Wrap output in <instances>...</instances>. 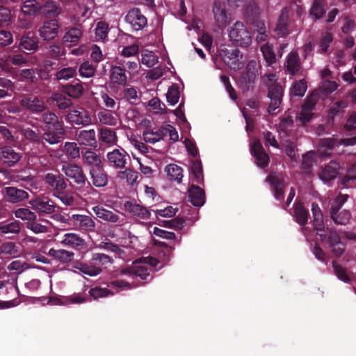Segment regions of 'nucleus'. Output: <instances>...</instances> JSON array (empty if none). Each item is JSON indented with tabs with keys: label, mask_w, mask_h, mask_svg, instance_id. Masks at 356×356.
Here are the masks:
<instances>
[{
	"label": "nucleus",
	"mask_w": 356,
	"mask_h": 356,
	"mask_svg": "<svg viewBox=\"0 0 356 356\" xmlns=\"http://www.w3.org/2000/svg\"><path fill=\"white\" fill-rule=\"evenodd\" d=\"M124 207L126 211L131 213L133 216H136L142 220H147L150 219V211L146 207L142 205L131 201H126L124 204Z\"/></svg>",
	"instance_id": "nucleus-26"
},
{
	"label": "nucleus",
	"mask_w": 356,
	"mask_h": 356,
	"mask_svg": "<svg viewBox=\"0 0 356 356\" xmlns=\"http://www.w3.org/2000/svg\"><path fill=\"white\" fill-rule=\"evenodd\" d=\"M90 296L93 298L94 300H97L98 298H105L108 296H113L115 293L112 291L110 289L106 288H102L99 286H95L94 288H91L89 291Z\"/></svg>",
	"instance_id": "nucleus-56"
},
{
	"label": "nucleus",
	"mask_w": 356,
	"mask_h": 356,
	"mask_svg": "<svg viewBox=\"0 0 356 356\" xmlns=\"http://www.w3.org/2000/svg\"><path fill=\"white\" fill-rule=\"evenodd\" d=\"M313 227L320 241L327 243L335 257H341L344 252L345 244L337 230L325 227L323 216L314 218Z\"/></svg>",
	"instance_id": "nucleus-1"
},
{
	"label": "nucleus",
	"mask_w": 356,
	"mask_h": 356,
	"mask_svg": "<svg viewBox=\"0 0 356 356\" xmlns=\"http://www.w3.org/2000/svg\"><path fill=\"white\" fill-rule=\"evenodd\" d=\"M340 164L337 161H331L318 173L319 178L325 183L335 179L339 173Z\"/></svg>",
	"instance_id": "nucleus-21"
},
{
	"label": "nucleus",
	"mask_w": 356,
	"mask_h": 356,
	"mask_svg": "<svg viewBox=\"0 0 356 356\" xmlns=\"http://www.w3.org/2000/svg\"><path fill=\"white\" fill-rule=\"evenodd\" d=\"M213 13L216 25L220 29L225 27L229 20L225 6L220 2L215 1Z\"/></svg>",
	"instance_id": "nucleus-23"
},
{
	"label": "nucleus",
	"mask_w": 356,
	"mask_h": 356,
	"mask_svg": "<svg viewBox=\"0 0 356 356\" xmlns=\"http://www.w3.org/2000/svg\"><path fill=\"white\" fill-rule=\"evenodd\" d=\"M111 81L120 86H125L127 83V76L125 70L120 66H112L110 70Z\"/></svg>",
	"instance_id": "nucleus-37"
},
{
	"label": "nucleus",
	"mask_w": 356,
	"mask_h": 356,
	"mask_svg": "<svg viewBox=\"0 0 356 356\" xmlns=\"http://www.w3.org/2000/svg\"><path fill=\"white\" fill-rule=\"evenodd\" d=\"M245 17L247 22L250 24L255 22L259 18V9L256 5L250 4L245 9Z\"/></svg>",
	"instance_id": "nucleus-61"
},
{
	"label": "nucleus",
	"mask_w": 356,
	"mask_h": 356,
	"mask_svg": "<svg viewBox=\"0 0 356 356\" xmlns=\"http://www.w3.org/2000/svg\"><path fill=\"white\" fill-rule=\"evenodd\" d=\"M261 51L263 56L268 65L275 63L276 57L273 49L268 44H264L261 47Z\"/></svg>",
	"instance_id": "nucleus-60"
},
{
	"label": "nucleus",
	"mask_w": 356,
	"mask_h": 356,
	"mask_svg": "<svg viewBox=\"0 0 356 356\" xmlns=\"http://www.w3.org/2000/svg\"><path fill=\"white\" fill-rule=\"evenodd\" d=\"M44 124V132L42 134L44 140L49 145H56L64 138L65 130L64 122L51 111L44 112L40 120Z\"/></svg>",
	"instance_id": "nucleus-2"
},
{
	"label": "nucleus",
	"mask_w": 356,
	"mask_h": 356,
	"mask_svg": "<svg viewBox=\"0 0 356 356\" xmlns=\"http://www.w3.org/2000/svg\"><path fill=\"white\" fill-rule=\"evenodd\" d=\"M62 171L68 179L80 187H83L87 182L90 184L83 168L77 163H65L62 165Z\"/></svg>",
	"instance_id": "nucleus-6"
},
{
	"label": "nucleus",
	"mask_w": 356,
	"mask_h": 356,
	"mask_svg": "<svg viewBox=\"0 0 356 356\" xmlns=\"http://www.w3.org/2000/svg\"><path fill=\"white\" fill-rule=\"evenodd\" d=\"M240 51L235 48L232 49H222V57L225 63L232 70H238L243 66V62L241 60L242 55Z\"/></svg>",
	"instance_id": "nucleus-12"
},
{
	"label": "nucleus",
	"mask_w": 356,
	"mask_h": 356,
	"mask_svg": "<svg viewBox=\"0 0 356 356\" xmlns=\"http://www.w3.org/2000/svg\"><path fill=\"white\" fill-rule=\"evenodd\" d=\"M82 161L89 169H95L103 165L100 155L90 149L82 152Z\"/></svg>",
	"instance_id": "nucleus-30"
},
{
	"label": "nucleus",
	"mask_w": 356,
	"mask_h": 356,
	"mask_svg": "<svg viewBox=\"0 0 356 356\" xmlns=\"http://www.w3.org/2000/svg\"><path fill=\"white\" fill-rule=\"evenodd\" d=\"M122 95L123 99L132 105H138L140 102V96L134 87L124 88Z\"/></svg>",
	"instance_id": "nucleus-46"
},
{
	"label": "nucleus",
	"mask_w": 356,
	"mask_h": 356,
	"mask_svg": "<svg viewBox=\"0 0 356 356\" xmlns=\"http://www.w3.org/2000/svg\"><path fill=\"white\" fill-rule=\"evenodd\" d=\"M284 67L286 72L291 76L300 72L302 69V63L297 50H293L287 55Z\"/></svg>",
	"instance_id": "nucleus-17"
},
{
	"label": "nucleus",
	"mask_w": 356,
	"mask_h": 356,
	"mask_svg": "<svg viewBox=\"0 0 356 356\" xmlns=\"http://www.w3.org/2000/svg\"><path fill=\"white\" fill-rule=\"evenodd\" d=\"M48 255L59 261L63 264H68L74 260V253L63 249L56 250L51 248L49 250Z\"/></svg>",
	"instance_id": "nucleus-35"
},
{
	"label": "nucleus",
	"mask_w": 356,
	"mask_h": 356,
	"mask_svg": "<svg viewBox=\"0 0 356 356\" xmlns=\"http://www.w3.org/2000/svg\"><path fill=\"white\" fill-rule=\"evenodd\" d=\"M180 97V92L179 90V87L176 85L171 86L168 90L166 94V98L168 102L170 105H175Z\"/></svg>",
	"instance_id": "nucleus-59"
},
{
	"label": "nucleus",
	"mask_w": 356,
	"mask_h": 356,
	"mask_svg": "<svg viewBox=\"0 0 356 356\" xmlns=\"http://www.w3.org/2000/svg\"><path fill=\"white\" fill-rule=\"evenodd\" d=\"M3 200L10 204H20L29 198V193L16 186H5L2 188Z\"/></svg>",
	"instance_id": "nucleus-10"
},
{
	"label": "nucleus",
	"mask_w": 356,
	"mask_h": 356,
	"mask_svg": "<svg viewBox=\"0 0 356 356\" xmlns=\"http://www.w3.org/2000/svg\"><path fill=\"white\" fill-rule=\"evenodd\" d=\"M307 88V83L304 79L296 81L290 91L292 96L303 97Z\"/></svg>",
	"instance_id": "nucleus-57"
},
{
	"label": "nucleus",
	"mask_w": 356,
	"mask_h": 356,
	"mask_svg": "<svg viewBox=\"0 0 356 356\" xmlns=\"http://www.w3.org/2000/svg\"><path fill=\"white\" fill-rule=\"evenodd\" d=\"M47 220L39 219L31 220L26 222V227L28 229L32 231L35 234H42L48 232Z\"/></svg>",
	"instance_id": "nucleus-42"
},
{
	"label": "nucleus",
	"mask_w": 356,
	"mask_h": 356,
	"mask_svg": "<svg viewBox=\"0 0 356 356\" xmlns=\"http://www.w3.org/2000/svg\"><path fill=\"white\" fill-rule=\"evenodd\" d=\"M108 24L106 22H99L95 29L96 38L99 40H105L108 35Z\"/></svg>",
	"instance_id": "nucleus-64"
},
{
	"label": "nucleus",
	"mask_w": 356,
	"mask_h": 356,
	"mask_svg": "<svg viewBox=\"0 0 356 356\" xmlns=\"http://www.w3.org/2000/svg\"><path fill=\"white\" fill-rule=\"evenodd\" d=\"M63 150L72 159H76L81 156L80 148L75 142H65Z\"/></svg>",
	"instance_id": "nucleus-49"
},
{
	"label": "nucleus",
	"mask_w": 356,
	"mask_h": 356,
	"mask_svg": "<svg viewBox=\"0 0 356 356\" xmlns=\"http://www.w3.org/2000/svg\"><path fill=\"white\" fill-rule=\"evenodd\" d=\"M284 90L278 82H274L268 86V97L270 102L268 107L269 114H275L282 102Z\"/></svg>",
	"instance_id": "nucleus-7"
},
{
	"label": "nucleus",
	"mask_w": 356,
	"mask_h": 356,
	"mask_svg": "<svg viewBox=\"0 0 356 356\" xmlns=\"http://www.w3.org/2000/svg\"><path fill=\"white\" fill-rule=\"evenodd\" d=\"M65 120L72 125L82 127L88 126L92 122L89 113L83 109L70 111L65 117Z\"/></svg>",
	"instance_id": "nucleus-14"
},
{
	"label": "nucleus",
	"mask_w": 356,
	"mask_h": 356,
	"mask_svg": "<svg viewBox=\"0 0 356 356\" xmlns=\"http://www.w3.org/2000/svg\"><path fill=\"white\" fill-rule=\"evenodd\" d=\"M48 56L54 59H60L65 56V50L60 45L52 44L49 45Z\"/></svg>",
	"instance_id": "nucleus-62"
},
{
	"label": "nucleus",
	"mask_w": 356,
	"mask_h": 356,
	"mask_svg": "<svg viewBox=\"0 0 356 356\" xmlns=\"http://www.w3.org/2000/svg\"><path fill=\"white\" fill-rule=\"evenodd\" d=\"M294 215L296 222L301 226H305L308 221L309 212L300 202L294 203Z\"/></svg>",
	"instance_id": "nucleus-38"
},
{
	"label": "nucleus",
	"mask_w": 356,
	"mask_h": 356,
	"mask_svg": "<svg viewBox=\"0 0 356 356\" xmlns=\"http://www.w3.org/2000/svg\"><path fill=\"white\" fill-rule=\"evenodd\" d=\"M99 122L105 125L115 126L118 123V120L113 115L111 111H99L97 114Z\"/></svg>",
	"instance_id": "nucleus-54"
},
{
	"label": "nucleus",
	"mask_w": 356,
	"mask_h": 356,
	"mask_svg": "<svg viewBox=\"0 0 356 356\" xmlns=\"http://www.w3.org/2000/svg\"><path fill=\"white\" fill-rule=\"evenodd\" d=\"M288 19L286 15L282 14L277 21L276 28L275 31L277 35L280 37H284L287 35L289 32L288 30Z\"/></svg>",
	"instance_id": "nucleus-52"
},
{
	"label": "nucleus",
	"mask_w": 356,
	"mask_h": 356,
	"mask_svg": "<svg viewBox=\"0 0 356 356\" xmlns=\"http://www.w3.org/2000/svg\"><path fill=\"white\" fill-rule=\"evenodd\" d=\"M59 65V63L45 59L38 70V76L42 80L53 81L54 74L58 70Z\"/></svg>",
	"instance_id": "nucleus-18"
},
{
	"label": "nucleus",
	"mask_w": 356,
	"mask_h": 356,
	"mask_svg": "<svg viewBox=\"0 0 356 356\" xmlns=\"http://www.w3.org/2000/svg\"><path fill=\"white\" fill-rule=\"evenodd\" d=\"M332 266L335 275L345 283H350L351 280L349 277L346 269L342 266L337 264V261H332Z\"/></svg>",
	"instance_id": "nucleus-58"
},
{
	"label": "nucleus",
	"mask_w": 356,
	"mask_h": 356,
	"mask_svg": "<svg viewBox=\"0 0 356 356\" xmlns=\"http://www.w3.org/2000/svg\"><path fill=\"white\" fill-rule=\"evenodd\" d=\"M109 163L116 168H124L128 161H130L129 154L122 148L115 149L107 154Z\"/></svg>",
	"instance_id": "nucleus-16"
},
{
	"label": "nucleus",
	"mask_w": 356,
	"mask_h": 356,
	"mask_svg": "<svg viewBox=\"0 0 356 356\" xmlns=\"http://www.w3.org/2000/svg\"><path fill=\"white\" fill-rule=\"evenodd\" d=\"M165 172L167 173L168 179L170 181H176L181 183L183 178L182 168L176 164H169L165 166Z\"/></svg>",
	"instance_id": "nucleus-41"
},
{
	"label": "nucleus",
	"mask_w": 356,
	"mask_h": 356,
	"mask_svg": "<svg viewBox=\"0 0 356 356\" xmlns=\"http://www.w3.org/2000/svg\"><path fill=\"white\" fill-rule=\"evenodd\" d=\"M76 138L77 142L81 145L96 147L97 140L95 131L93 129L89 130H81L76 133Z\"/></svg>",
	"instance_id": "nucleus-28"
},
{
	"label": "nucleus",
	"mask_w": 356,
	"mask_h": 356,
	"mask_svg": "<svg viewBox=\"0 0 356 356\" xmlns=\"http://www.w3.org/2000/svg\"><path fill=\"white\" fill-rule=\"evenodd\" d=\"M113 263L111 257L103 253H94L87 263L80 264V270L89 276L99 275L104 269Z\"/></svg>",
	"instance_id": "nucleus-3"
},
{
	"label": "nucleus",
	"mask_w": 356,
	"mask_h": 356,
	"mask_svg": "<svg viewBox=\"0 0 356 356\" xmlns=\"http://www.w3.org/2000/svg\"><path fill=\"white\" fill-rule=\"evenodd\" d=\"M62 92L73 99H78L83 95V88L81 82L78 80L63 86Z\"/></svg>",
	"instance_id": "nucleus-36"
},
{
	"label": "nucleus",
	"mask_w": 356,
	"mask_h": 356,
	"mask_svg": "<svg viewBox=\"0 0 356 356\" xmlns=\"http://www.w3.org/2000/svg\"><path fill=\"white\" fill-rule=\"evenodd\" d=\"M250 152L255 159V163L261 168H265L269 163V156L266 152L259 139H254L250 145Z\"/></svg>",
	"instance_id": "nucleus-11"
},
{
	"label": "nucleus",
	"mask_w": 356,
	"mask_h": 356,
	"mask_svg": "<svg viewBox=\"0 0 356 356\" xmlns=\"http://www.w3.org/2000/svg\"><path fill=\"white\" fill-rule=\"evenodd\" d=\"M266 181L270 184L274 197L277 200L282 202L284 198V188L286 186L283 176L280 173L270 172L266 177Z\"/></svg>",
	"instance_id": "nucleus-8"
},
{
	"label": "nucleus",
	"mask_w": 356,
	"mask_h": 356,
	"mask_svg": "<svg viewBox=\"0 0 356 356\" xmlns=\"http://www.w3.org/2000/svg\"><path fill=\"white\" fill-rule=\"evenodd\" d=\"M10 62L15 66L28 65L30 56L26 53H13L8 56Z\"/></svg>",
	"instance_id": "nucleus-48"
},
{
	"label": "nucleus",
	"mask_w": 356,
	"mask_h": 356,
	"mask_svg": "<svg viewBox=\"0 0 356 356\" xmlns=\"http://www.w3.org/2000/svg\"><path fill=\"white\" fill-rule=\"evenodd\" d=\"M21 134L23 138L33 144H40L44 140L39 129H33L30 127L22 128Z\"/></svg>",
	"instance_id": "nucleus-39"
},
{
	"label": "nucleus",
	"mask_w": 356,
	"mask_h": 356,
	"mask_svg": "<svg viewBox=\"0 0 356 356\" xmlns=\"http://www.w3.org/2000/svg\"><path fill=\"white\" fill-rule=\"evenodd\" d=\"M330 217L336 224L345 225L348 223L351 218V213L348 210H343L338 213L334 212Z\"/></svg>",
	"instance_id": "nucleus-53"
},
{
	"label": "nucleus",
	"mask_w": 356,
	"mask_h": 356,
	"mask_svg": "<svg viewBox=\"0 0 356 356\" xmlns=\"http://www.w3.org/2000/svg\"><path fill=\"white\" fill-rule=\"evenodd\" d=\"M191 172L193 175V181L197 184H202L204 180L202 162L199 159L191 161Z\"/></svg>",
	"instance_id": "nucleus-45"
},
{
	"label": "nucleus",
	"mask_w": 356,
	"mask_h": 356,
	"mask_svg": "<svg viewBox=\"0 0 356 356\" xmlns=\"http://www.w3.org/2000/svg\"><path fill=\"white\" fill-rule=\"evenodd\" d=\"M13 213L16 218H20L22 220H26V222L36 220L35 213L31 211L28 208H19L15 210Z\"/></svg>",
	"instance_id": "nucleus-55"
},
{
	"label": "nucleus",
	"mask_w": 356,
	"mask_h": 356,
	"mask_svg": "<svg viewBox=\"0 0 356 356\" xmlns=\"http://www.w3.org/2000/svg\"><path fill=\"white\" fill-rule=\"evenodd\" d=\"M229 38L232 43L238 47H248L252 43L250 33L241 22H236L229 31Z\"/></svg>",
	"instance_id": "nucleus-5"
},
{
	"label": "nucleus",
	"mask_w": 356,
	"mask_h": 356,
	"mask_svg": "<svg viewBox=\"0 0 356 356\" xmlns=\"http://www.w3.org/2000/svg\"><path fill=\"white\" fill-rule=\"evenodd\" d=\"M70 218L81 231L93 232L95 229V221L88 216L73 214Z\"/></svg>",
	"instance_id": "nucleus-25"
},
{
	"label": "nucleus",
	"mask_w": 356,
	"mask_h": 356,
	"mask_svg": "<svg viewBox=\"0 0 356 356\" xmlns=\"http://www.w3.org/2000/svg\"><path fill=\"white\" fill-rule=\"evenodd\" d=\"M44 180L45 183L54 191V193L65 191L67 183L63 175L49 172L45 175Z\"/></svg>",
	"instance_id": "nucleus-19"
},
{
	"label": "nucleus",
	"mask_w": 356,
	"mask_h": 356,
	"mask_svg": "<svg viewBox=\"0 0 356 356\" xmlns=\"http://www.w3.org/2000/svg\"><path fill=\"white\" fill-rule=\"evenodd\" d=\"M92 211L99 218L104 221L112 223L119 222L120 225L123 224V218L120 220V216L117 213L107 210L102 207L95 206L92 207Z\"/></svg>",
	"instance_id": "nucleus-27"
},
{
	"label": "nucleus",
	"mask_w": 356,
	"mask_h": 356,
	"mask_svg": "<svg viewBox=\"0 0 356 356\" xmlns=\"http://www.w3.org/2000/svg\"><path fill=\"white\" fill-rule=\"evenodd\" d=\"M38 38L35 33L29 32L22 35L19 42V48L29 51H35L38 48Z\"/></svg>",
	"instance_id": "nucleus-34"
},
{
	"label": "nucleus",
	"mask_w": 356,
	"mask_h": 356,
	"mask_svg": "<svg viewBox=\"0 0 356 356\" xmlns=\"http://www.w3.org/2000/svg\"><path fill=\"white\" fill-rule=\"evenodd\" d=\"M326 0H314L310 10V15L316 19H321L325 14Z\"/></svg>",
	"instance_id": "nucleus-50"
},
{
	"label": "nucleus",
	"mask_w": 356,
	"mask_h": 356,
	"mask_svg": "<svg viewBox=\"0 0 356 356\" xmlns=\"http://www.w3.org/2000/svg\"><path fill=\"white\" fill-rule=\"evenodd\" d=\"M22 105L34 113H42L47 108L44 102L35 96H27L22 99Z\"/></svg>",
	"instance_id": "nucleus-24"
},
{
	"label": "nucleus",
	"mask_w": 356,
	"mask_h": 356,
	"mask_svg": "<svg viewBox=\"0 0 356 356\" xmlns=\"http://www.w3.org/2000/svg\"><path fill=\"white\" fill-rule=\"evenodd\" d=\"M127 23L131 25L134 31H140L143 29L147 24L146 17L142 14L140 10L134 8L129 10L125 17Z\"/></svg>",
	"instance_id": "nucleus-13"
},
{
	"label": "nucleus",
	"mask_w": 356,
	"mask_h": 356,
	"mask_svg": "<svg viewBox=\"0 0 356 356\" xmlns=\"http://www.w3.org/2000/svg\"><path fill=\"white\" fill-rule=\"evenodd\" d=\"M59 25L55 19H48L43 22L38 32L40 38L46 41L54 40L58 33Z\"/></svg>",
	"instance_id": "nucleus-15"
},
{
	"label": "nucleus",
	"mask_w": 356,
	"mask_h": 356,
	"mask_svg": "<svg viewBox=\"0 0 356 356\" xmlns=\"http://www.w3.org/2000/svg\"><path fill=\"white\" fill-rule=\"evenodd\" d=\"M29 204L40 216L51 214L55 211L56 204L54 202L44 195H39L32 198L29 200Z\"/></svg>",
	"instance_id": "nucleus-9"
},
{
	"label": "nucleus",
	"mask_w": 356,
	"mask_h": 356,
	"mask_svg": "<svg viewBox=\"0 0 356 356\" xmlns=\"http://www.w3.org/2000/svg\"><path fill=\"white\" fill-rule=\"evenodd\" d=\"M82 35L83 31L81 29L72 27L65 33L63 38V42L70 43V45H76Z\"/></svg>",
	"instance_id": "nucleus-40"
},
{
	"label": "nucleus",
	"mask_w": 356,
	"mask_h": 356,
	"mask_svg": "<svg viewBox=\"0 0 356 356\" xmlns=\"http://www.w3.org/2000/svg\"><path fill=\"white\" fill-rule=\"evenodd\" d=\"M138 172L129 168H127L123 171H119L117 174L118 178L120 179H126L127 184L131 186H134L138 182Z\"/></svg>",
	"instance_id": "nucleus-44"
},
{
	"label": "nucleus",
	"mask_w": 356,
	"mask_h": 356,
	"mask_svg": "<svg viewBox=\"0 0 356 356\" xmlns=\"http://www.w3.org/2000/svg\"><path fill=\"white\" fill-rule=\"evenodd\" d=\"M52 100L60 110H65L72 105L71 99L60 93L53 95Z\"/></svg>",
	"instance_id": "nucleus-51"
},
{
	"label": "nucleus",
	"mask_w": 356,
	"mask_h": 356,
	"mask_svg": "<svg viewBox=\"0 0 356 356\" xmlns=\"http://www.w3.org/2000/svg\"><path fill=\"white\" fill-rule=\"evenodd\" d=\"M77 74V68L76 67H60L55 72L53 77V81H67L74 78Z\"/></svg>",
	"instance_id": "nucleus-33"
},
{
	"label": "nucleus",
	"mask_w": 356,
	"mask_h": 356,
	"mask_svg": "<svg viewBox=\"0 0 356 356\" xmlns=\"http://www.w3.org/2000/svg\"><path fill=\"white\" fill-rule=\"evenodd\" d=\"M79 72L82 77L90 78L94 76L95 68L88 61H86L80 65Z\"/></svg>",
	"instance_id": "nucleus-63"
},
{
	"label": "nucleus",
	"mask_w": 356,
	"mask_h": 356,
	"mask_svg": "<svg viewBox=\"0 0 356 356\" xmlns=\"http://www.w3.org/2000/svg\"><path fill=\"white\" fill-rule=\"evenodd\" d=\"M22 157V153L15 151L11 147L4 146L0 148V159L8 166H13Z\"/></svg>",
	"instance_id": "nucleus-22"
},
{
	"label": "nucleus",
	"mask_w": 356,
	"mask_h": 356,
	"mask_svg": "<svg viewBox=\"0 0 356 356\" xmlns=\"http://www.w3.org/2000/svg\"><path fill=\"white\" fill-rule=\"evenodd\" d=\"M42 6L38 0H26L24 2L22 10L26 15H35L40 13Z\"/></svg>",
	"instance_id": "nucleus-43"
},
{
	"label": "nucleus",
	"mask_w": 356,
	"mask_h": 356,
	"mask_svg": "<svg viewBox=\"0 0 356 356\" xmlns=\"http://www.w3.org/2000/svg\"><path fill=\"white\" fill-rule=\"evenodd\" d=\"M62 244L75 249H81L85 248V240L79 234L75 233H66L63 236L61 241Z\"/></svg>",
	"instance_id": "nucleus-32"
},
{
	"label": "nucleus",
	"mask_w": 356,
	"mask_h": 356,
	"mask_svg": "<svg viewBox=\"0 0 356 356\" xmlns=\"http://www.w3.org/2000/svg\"><path fill=\"white\" fill-rule=\"evenodd\" d=\"M188 200L195 207H202L205 202L204 191L200 186L192 184L188 189Z\"/></svg>",
	"instance_id": "nucleus-29"
},
{
	"label": "nucleus",
	"mask_w": 356,
	"mask_h": 356,
	"mask_svg": "<svg viewBox=\"0 0 356 356\" xmlns=\"http://www.w3.org/2000/svg\"><path fill=\"white\" fill-rule=\"evenodd\" d=\"M21 229L22 224L17 220H8L0 222V235L8 238H13L15 235L20 233Z\"/></svg>",
	"instance_id": "nucleus-20"
},
{
	"label": "nucleus",
	"mask_w": 356,
	"mask_h": 356,
	"mask_svg": "<svg viewBox=\"0 0 356 356\" xmlns=\"http://www.w3.org/2000/svg\"><path fill=\"white\" fill-rule=\"evenodd\" d=\"M89 175L95 186L100 188L107 185L108 175L103 165L95 169H89Z\"/></svg>",
	"instance_id": "nucleus-31"
},
{
	"label": "nucleus",
	"mask_w": 356,
	"mask_h": 356,
	"mask_svg": "<svg viewBox=\"0 0 356 356\" xmlns=\"http://www.w3.org/2000/svg\"><path fill=\"white\" fill-rule=\"evenodd\" d=\"M99 140L108 145H115L118 141V137L115 131L106 127L100 129Z\"/></svg>",
	"instance_id": "nucleus-47"
},
{
	"label": "nucleus",
	"mask_w": 356,
	"mask_h": 356,
	"mask_svg": "<svg viewBox=\"0 0 356 356\" xmlns=\"http://www.w3.org/2000/svg\"><path fill=\"white\" fill-rule=\"evenodd\" d=\"M260 70L261 65L259 62L255 60L248 61L238 81V86L243 92L254 88L256 79Z\"/></svg>",
	"instance_id": "nucleus-4"
}]
</instances>
